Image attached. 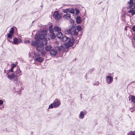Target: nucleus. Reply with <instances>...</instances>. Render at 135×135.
Instances as JSON below:
<instances>
[{
	"label": "nucleus",
	"instance_id": "obj_38",
	"mask_svg": "<svg viewBox=\"0 0 135 135\" xmlns=\"http://www.w3.org/2000/svg\"><path fill=\"white\" fill-rule=\"evenodd\" d=\"M3 103V101L1 100L0 99V105H2Z\"/></svg>",
	"mask_w": 135,
	"mask_h": 135
},
{
	"label": "nucleus",
	"instance_id": "obj_34",
	"mask_svg": "<svg viewBox=\"0 0 135 135\" xmlns=\"http://www.w3.org/2000/svg\"><path fill=\"white\" fill-rule=\"evenodd\" d=\"M75 11L76 14H78L79 13V11L77 8L75 9Z\"/></svg>",
	"mask_w": 135,
	"mask_h": 135
},
{
	"label": "nucleus",
	"instance_id": "obj_16",
	"mask_svg": "<svg viewBox=\"0 0 135 135\" xmlns=\"http://www.w3.org/2000/svg\"><path fill=\"white\" fill-rule=\"evenodd\" d=\"M13 42H21L22 41L20 38H17L16 37H15L13 38Z\"/></svg>",
	"mask_w": 135,
	"mask_h": 135
},
{
	"label": "nucleus",
	"instance_id": "obj_46",
	"mask_svg": "<svg viewBox=\"0 0 135 135\" xmlns=\"http://www.w3.org/2000/svg\"><path fill=\"white\" fill-rule=\"evenodd\" d=\"M79 39H80V38L79 37H78V39H77V40H79Z\"/></svg>",
	"mask_w": 135,
	"mask_h": 135
},
{
	"label": "nucleus",
	"instance_id": "obj_4",
	"mask_svg": "<svg viewBox=\"0 0 135 135\" xmlns=\"http://www.w3.org/2000/svg\"><path fill=\"white\" fill-rule=\"evenodd\" d=\"M31 45L32 46H36V49L38 51L40 52L44 49L43 45L42 43H32Z\"/></svg>",
	"mask_w": 135,
	"mask_h": 135
},
{
	"label": "nucleus",
	"instance_id": "obj_24",
	"mask_svg": "<svg viewBox=\"0 0 135 135\" xmlns=\"http://www.w3.org/2000/svg\"><path fill=\"white\" fill-rule=\"evenodd\" d=\"M77 29L79 31H81L82 29V27L80 25H78L77 26Z\"/></svg>",
	"mask_w": 135,
	"mask_h": 135
},
{
	"label": "nucleus",
	"instance_id": "obj_21",
	"mask_svg": "<svg viewBox=\"0 0 135 135\" xmlns=\"http://www.w3.org/2000/svg\"><path fill=\"white\" fill-rule=\"evenodd\" d=\"M52 27L53 26L52 25H51L49 27V32L50 33H52L53 32V30Z\"/></svg>",
	"mask_w": 135,
	"mask_h": 135
},
{
	"label": "nucleus",
	"instance_id": "obj_6",
	"mask_svg": "<svg viewBox=\"0 0 135 135\" xmlns=\"http://www.w3.org/2000/svg\"><path fill=\"white\" fill-rule=\"evenodd\" d=\"M60 104L61 103L59 101H55L53 103L51 104L49 106V109H52L53 108H57L59 107Z\"/></svg>",
	"mask_w": 135,
	"mask_h": 135
},
{
	"label": "nucleus",
	"instance_id": "obj_11",
	"mask_svg": "<svg viewBox=\"0 0 135 135\" xmlns=\"http://www.w3.org/2000/svg\"><path fill=\"white\" fill-rule=\"evenodd\" d=\"M82 21V19L80 16H78L76 18V21L78 24H80Z\"/></svg>",
	"mask_w": 135,
	"mask_h": 135
},
{
	"label": "nucleus",
	"instance_id": "obj_37",
	"mask_svg": "<svg viewBox=\"0 0 135 135\" xmlns=\"http://www.w3.org/2000/svg\"><path fill=\"white\" fill-rule=\"evenodd\" d=\"M99 82L98 81H97L95 83H93V85H97L99 84Z\"/></svg>",
	"mask_w": 135,
	"mask_h": 135
},
{
	"label": "nucleus",
	"instance_id": "obj_47",
	"mask_svg": "<svg viewBox=\"0 0 135 135\" xmlns=\"http://www.w3.org/2000/svg\"><path fill=\"white\" fill-rule=\"evenodd\" d=\"M1 107H0V109H1Z\"/></svg>",
	"mask_w": 135,
	"mask_h": 135
},
{
	"label": "nucleus",
	"instance_id": "obj_8",
	"mask_svg": "<svg viewBox=\"0 0 135 135\" xmlns=\"http://www.w3.org/2000/svg\"><path fill=\"white\" fill-rule=\"evenodd\" d=\"M113 80V78L110 75H107L106 77V81L108 84L111 83Z\"/></svg>",
	"mask_w": 135,
	"mask_h": 135
},
{
	"label": "nucleus",
	"instance_id": "obj_19",
	"mask_svg": "<svg viewBox=\"0 0 135 135\" xmlns=\"http://www.w3.org/2000/svg\"><path fill=\"white\" fill-rule=\"evenodd\" d=\"M52 48V46L51 45H48L47 46L45 47V49L47 51H49Z\"/></svg>",
	"mask_w": 135,
	"mask_h": 135
},
{
	"label": "nucleus",
	"instance_id": "obj_26",
	"mask_svg": "<svg viewBox=\"0 0 135 135\" xmlns=\"http://www.w3.org/2000/svg\"><path fill=\"white\" fill-rule=\"evenodd\" d=\"M129 13H131L132 15H134L135 14V12L133 9H131L128 11Z\"/></svg>",
	"mask_w": 135,
	"mask_h": 135
},
{
	"label": "nucleus",
	"instance_id": "obj_39",
	"mask_svg": "<svg viewBox=\"0 0 135 135\" xmlns=\"http://www.w3.org/2000/svg\"><path fill=\"white\" fill-rule=\"evenodd\" d=\"M12 67V68H13L14 67H15L16 66V65L15 64H12L11 65Z\"/></svg>",
	"mask_w": 135,
	"mask_h": 135
},
{
	"label": "nucleus",
	"instance_id": "obj_43",
	"mask_svg": "<svg viewBox=\"0 0 135 135\" xmlns=\"http://www.w3.org/2000/svg\"><path fill=\"white\" fill-rule=\"evenodd\" d=\"M134 110L133 109H132V110L131 111V112H132Z\"/></svg>",
	"mask_w": 135,
	"mask_h": 135
},
{
	"label": "nucleus",
	"instance_id": "obj_45",
	"mask_svg": "<svg viewBox=\"0 0 135 135\" xmlns=\"http://www.w3.org/2000/svg\"><path fill=\"white\" fill-rule=\"evenodd\" d=\"M14 44H17V43H16V42H15V43H13Z\"/></svg>",
	"mask_w": 135,
	"mask_h": 135
},
{
	"label": "nucleus",
	"instance_id": "obj_20",
	"mask_svg": "<svg viewBox=\"0 0 135 135\" xmlns=\"http://www.w3.org/2000/svg\"><path fill=\"white\" fill-rule=\"evenodd\" d=\"M12 34L10 33H8L7 34V38L9 41L10 42L9 40V39L12 38Z\"/></svg>",
	"mask_w": 135,
	"mask_h": 135
},
{
	"label": "nucleus",
	"instance_id": "obj_2",
	"mask_svg": "<svg viewBox=\"0 0 135 135\" xmlns=\"http://www.w3.org/2000/svg\"><path fill=\"white\" fill-rule=\"evenodd\" d=\"M67 31L68 33L71 35L77 36L78 32L76 31V28L74 26H71L69 29H67Z\"/></svg>",
	"mask_w": 135,
	"mask_h": 135
},
{
	"label": "nucleus",
	"instance_id": "obj_41",
	"mask_svg": "<svg viewBox=\"0 0 135 135\" xmlns=\"http://www.w3.org/2000/svg\"><path fill=\"white\" fill-rule=\"evenodd\" d=\"M13 68H12V67L10 69V71H11L13 72Z\"/></svg>",
	"mask_w": 135,
	"mask_h": 135
},
{
	"label": "nucleus",
	"instance_id": "obj_10",
	"mask_svg": "<svg viewBox=\"0 0 135 135\" xmlns=\"http://www.w3.org/2000/svg\"><path fill=\"white\" fill-rule=\"evenodd\" d=\"M70 15L69 13H67L63 16V18L65 20H68L71 18Z\"/></svg>",
	"mask_w": 135,
	"mask_h": 135
},
{
	"label": "nucleus",
	"instance_id": "obj_22",
	"mask_svg": "<svg viewBox=\"0 0 135 135\" xmlns=\"http://www.w3.org/2000/svg\"><path fill=\"white\" fill-rule=\"evenodd\" d=\"M75 41L74 38L72 37L69 38V42H74Z\"/></svg>",
	"mask_w": 135,
	"mask_h": 135
},
{
	"label": "nucleus",
	"instance_id": "obj_15",
	"mask_svg": "<svg viewBox=\"0 0 135 135\" xmlns=\"http://www.w3.org/2000/svg\"><path fill=\"white\" fill-rule=\"evenodd\" d=\"M57 37L60 39H61L63 37V35L61 32H58L57 33Z\"/></svg>",
	"mask_w": 135,
	"mask_h": 135
},
{
	"label": "nucleus",
	"instance_id": "obj_36",
	"mask_svg": "<svg viewBox=\"0 0 135 135\" xmlns=\"http://www.w3.org/2000/svg\"><path fill=\"white\" fill-rule=\"evenodd\" d=\"M133 0H130L129 1V2L128 3L129 4L134 3L133 2Z\"/></svg>",
	"mask_w": 135,
	"mask_h": 135
},
{
	"label": "nucleus",
	"instance_id": "obj_7",
	"mask_svg": "<svg viewBox=\"0 0 135 135\" xmlns=\"http://www.w3.org/2000/svg\"><path fill=\"white\" fill-rule=\"evenodd\" d=\"M17 76L15 74L12 73L10 75H8L7 77L11 80H13V81L15 82V81H18V78Z\"/></svg>",
	"mask_w": 135,
	"mask_h": 135
},
{
	"label": "nucleus",
	"instance_id": "obj_9",
	"mask_svg": "<svg viewBox=\"0 0 135 135\" xmlns=\"http://www.w3.org/2000/svg\"><path fill=\"white\" fill-rule=\"evenodd\" d=\"M60 16V14L59 13L58 11H56L54 13L53 17L56 20H58L59 19Z\"/></svg>",
	"mask_w": 135,
	"mask_h": 135
},
{
	"label": "nucleus",
	"instance_id": "obj_31",
	"mask_svg": "<svg viewBox=\"0 0 135 135\" xmlns=\"http://www.w3.org/2000/svg\"><path fill=\"white\" fill-rule=\"evenodd\" d=\"M34 54L35 57H38L40 56V54L39 53H34Z\"/></svg>",
	"mask_w": 135,
	"mask_h": 135
},
{
	"label": "nucleus",
	"instance_id": "obj_44",
	"mask_svg": "<svg viewBox=\"0 0 135 135\" xmlns=\"http://www.w3.org/2000/svg\"><path fill=\"white\" fill-rule=\"evenodd\" d=\"M133 38H134V39L135 40V35L133 37Z\"/></svg>",
	"mask_w": 135,
	"mask_h": 135
},
{
	"label": "nucleus",
	"instance_id": "obj_35",
	"mask_svg": "<svg viewBox=\"0 0 135 135\" xmlns=\"http://www.w3.org/2000/svg\"><path fill=\"white\" fill-rule=\"evenodd\" d=\"M130 135H135V132H132L129 133Z\"/></svg>",
	"mask_w": 135,
	"mask_h": 135
},
{
	"label": "nucleus",
	"instance_id": "obj_40",
	"mask_svg": "<svg viewBox=\"0 0 135 135\" xmlns=\"http://www.w3.org/2000/svg\"><path fill=\"white\" fill-rule=\"evenodd\" d=\"M132 29L133 30V31H135V26H133L132 27Z\"/></svg>",
	"mask_w": 135,
	"mask_h": 135
},
{
	"label": "nucleus",
	"instance_id": "obj_28",
	"mask_svg": "<svg viewBox=\"0 0 135 135\" xmlns=\"http://www.w3.org/2000/svg\"><path fill=\"white\" fill-rule=\"evenodd\" d=\"M131 100L134 103H135V97L132 96L131 97Z\"/></svg>",
	"mask_w": 135,
	"mask_h": 135
},
{
	"label": "nucleus",
	"instance_id": "obj_42",
	"mask_svg": "<svg viewBox=\"0 0 135 135\" xmlns=\"http://www.w3.org/2000/svg\"><path fill=\"white\" fill-rule=\"evenodd\" d=\"M31 42V41H30V40H28L27 41H26V42L25 41L24 42Z\"/></svg>",
	"mask_w": 135,
	"mask_h": 135
},
{
	"label": "nucleus",
	"instance_id": "obj_27",
	"mask_svg": "<svg viewBox=\"0 0 135 135\" xmlns=\"http://www.w3.org/2000/svg\"><path fill=\"white\" fill-rule=\"evenodd\" d=\"M69 13L72 14L74 13H75V11L74 9L73 8H69Z\"/></svg>",
	"mask_w": 135,
	"mask_h": 135
},
{
	"label": "nucleus",
	"instance_id": "obj_5",
	"mask_svg": "<svg viewBox=\"0 0 135 135\" xmlns=\"http://www.w3.org/2000/svg\"><path fill=\"white\" fill-rule=\"evenodd\" d=\"M60 52V49L59 47H56L54 49L50 50V53L52 55L55 56L57 54L59 53Z\"/></svg>",
	"mask_w": 135,
	"mask_h": 135
},
{
	"label": "nucleus",
	"instance_id": "obj_14",
	"mask_svg": "<svg viewBox=\"0 0 135 135\" xmlns=\"http://www.w3.org/2000/svg\"><path fill=\"white\" fill-rule=\"evenodd\" d=\"M53 30L55 31L59 32H58L61 31V28L57 26H55L54 27Z\"/></svg>",
	"mask_w": 135,
	"mask_h": 135
},
{
	"label": "nucleus",
	"instance_id": "obj_29",
	"mask_svg": "<svg viewBox=\"0 0 135 135\" xmlns=\"http://www.w3.org/2000/svg\"><path fill=\"white\" fill-rule=\"evenodd\" d=\"M51 33V38L52 39H55L56 37V35H55V33H53V32L52 33Z\"/></svg>",
	"mask_w": 135,
	"mask_h": 135
},
{
	"label": "nucleus",
	"instance_id": "obj_33",
	"mask_svg": "<svg viewBox=\"0 0 135 135\" xmlns=\"http://www.w3.org/2000/svg\"><path fill=\"white\" fill-rule=\"evenodd\" d=\"M69 21L71 24L73 25L74 23V20L73 19H70Z\"/></svg>",
	"mask_w": 135,
	"mask_h": 135
},
{
	"label": "nucleus",
	"instance_id": "obj_1",
	"mask_svg": "<svg viewBox=\"0 0 135 135\" xmlns=\"http://www.w3.org/2000/svg\"><path fill=\"white\" fill-rule=\"evenodd\" d=\"M35 39L37 42L39 41L42 42H47L48 38L46 32L44 30H42L38 32V33L35 35Z\"/></svg>",
	"mask_w": 135,
	"mask_h": 135
},
{
	"label": "nucleus",
	"instance_id": "obj_12",
	"mask_svg": "<svg viewBox=\"0 0 135 135\" xmlns=\"http://www.w3.org/2000/svg\"><path fill=\"white\" fill-rule=\"evenodd\" d=\"M84 112L82 111L80 112L79 115V118L81 119H83L84 118Z\"/></svg>",
	"mask_w": 135,
	"mask_h": 135
},
{
	"label": "nucleus",
	"instance_id": "obj_18",
	"mask_svg": "<svg viewBox=\"0 0 135 135\" xmlns=\"http://www.w3.org/2000/svg\"><path fill=\"white\" fill-rule=\"evenodd\" d=\"M69 38L68 37L66 36H64V37H63L62 39L63 41L64 42H69Z\"/></svg>",
	"mask_w": 135,
	"mask_h": 135
},
{
	"label": "nucleus",
	"instance_id": "obj_13",
	"mask_svg": "<svg viewBox=\"0 0 135 135\" xmlns=\"http://www.w3.org/2000/svg\"><path fill=\"white\" fill-rule=\"evenodd\" d=\"M35 60L40 62H41L44 61V59L41 57L39 56L38 57H37L35 59Z\"/></svg>",
	"mask_w": 135,
	"mask_h": 135
},
{
	"label": "nucleus",
	"instance_id": "obj_30",
	"mask_svg": "<svg viewBox=\"0 0 135 135\" xmlns=\"http://www.w3.org/2000/svg\"><path fill=\"white\" fill-rule=\"evenodd\" d=\"M69 8L66 9H64L63 10V12L64 13H69Z\"/></svg>",
	"mask_w": 135,
	"mask_h": 135
},
{
	"label": "nucleus",
	"instance_id": "obj_3",
	"mask_svg": "<svg viewBox=\"0 0 135 135\" xmlns=\"http://www.w3.org/2000/svg\"><path fill=\"white\" fill-rule=\"evenodd\" d=\"M74 43H65L61 45V49L64 51H66L68 48L72 46Z\"/></svg>",
	"mask_w": 135,
	"mask_h": 135
},
{
	"label": "nucleus",
	"instance_id": "obj_17",
	"mask_svg": "<svg viewBox=\"0 0 135 135\" xmlns=\"http://www.w3.org/2000/svg\"><path fill=\"white\" fill-rule=\"evenodd\" d=\"M129 9H134L135 7V3H133L132 4H129Z\"/></svg>",
	"mask_w": 135,
	"mask_h": 135
},
{
	"label": "nucleus",
	"instance_id": "obj_25",
	"mask_svg": "<svg viewBox=\"0 0 135 135\" xmlns=\"http://www.w3.org/2000/svg\"><path fill=\"white\" fill-rule=\"evenodd\" d=\"M21 71L19 69H17L16 71V76L18 75H21Z\"/></svg>",
	"mask_w": 135,
	"mask_h": 135
},
{
	"label": "nucleus",
	"instance_id": "obj_32",
	"mask_svg": "<svg viewBox=\"0 0 135 135\" xmlns=\"http://www.w3.org/2000/svg\"><path fill=\"white\" fill-rule=\"evenodd\" d=\"M41 54L42 56L43 57H44L45 56V55L46 54V52L45 51H44L42 52Z\"/></svg>",
	"mask_w": 135,
	"mask_h": 135
},
{
	"label": "nucleus",
	"instance_id": "obj_23",
	"mask_svg": "<svg viewBox=\"0 0 135 135\" xmlns=\"http://www.w3.org/2000/svg\"><path fill=\"white\" fill-rule=\"evenodd\" d=\"M14 28L13 27L11 28L9 32V33L13 35L14 33Z\"/></svg>",
	"mask_w": 135,
	"mask_h": 135
}]
</instances>
